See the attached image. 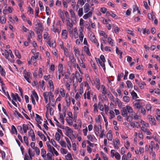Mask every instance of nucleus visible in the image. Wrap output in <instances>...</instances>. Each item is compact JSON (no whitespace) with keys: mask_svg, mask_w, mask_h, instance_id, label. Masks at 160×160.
Returning a JSON list of instances; mask_svg holds the SVG:
<instances>
[{"mask_svg":"<svg viewBox=\"0 0 160 160\" xmlns=\"http://www.w3.org/2000/svg\"><path fill=\"white\" fill-rule=\"evenodd\" d=\"M37 24L35 25L36 33H42L43 30V28L40 21L38 19H36Z\"/></svg>","mask_w":160,"mask_h":160,"instance_id":"f257e3e1","label":"nucleus"},{"mask_svg":"<svg viewBox=\"0 0 160 160\" xmlns=\"http://www.w3.org/2000/svg\"><path fill=\"white\" fill-rule=\"evenodd\" d=\"M31 75L32 74L31 72H27L26 70L23 71V76L25 79L29 83H31L29 78Z\"/></svg>","mask_w":160,"mask_h":160,"instance_id":"f03ea898","label":"nucleus"},{"mask_svg":"<svg viewBox=\"0 0 160 160\" xmlns=\"http://www.w3.org/2000/svg\"><path fill=\"white\" fill-rule=\"evenodd\" d=\"M89 38L90 40L96 44L97 47L98 48L99 44L98 42V40L96 39L95 36L93 34H91L89 36Z\"/></svg>","mask_w":160,"mask_h":160,"instance_id":"7ed1b4c3","label":"nucleus"},{"mask_svg":"<svg viewBox=\"0 0 160 160\" xmlns=\"http://www.w3.org/2000/svg\"><path fill=\"white\" fill-rule=\"evenodd\" d=\"M68 57H69L70 61L72 64L74 68H75L77 64L76 63V59L74 57L73 54V53L70 54V55Z\"/></svg>","mask_w":160,"mask_h":160,"instance_id":"20e7f679","label":"nucleus"},{"mask_svg":"<svg viewBox=\"0 0 160 160\" xmlns=\"http://www.w3.org/2000/svg\"><path fill=\"white\" fill-rule=\"evenodd\" d=\"M39 53L38 52L36 53V55L32 56L31 58V60L28 61V63L29 65L31 64V62H36L38 58Z\"/></svg>","mask_w":160,"mask_h":160,"instance_id":"39448f33","label":"nucleus"},{"mask_svg":"<svg viewBox=\"0 0 160 160\" xmlns=\"http://www.w3.org/2000/svg\"><path fill=\"white\" fill-rule=\"evenodd\" d=\"M16 94H18L17 93L14 94L12 92L11 93V96L12 98V102L14 106L17 107V104L15 102V101H17V96L16 95Z\"/></svg>","mask_w":160,"mask_h":160,"instance_id":"423d86ee","label":"nucleus"},{"mask_svg":"<svg viewBox=\"0 0 160 160\" xmlns=\"http://www.w3.org/2000/svg\"><path fill=\"white\" fill-rule=\"evenodd\" d=\"M148 118L149 119L150 123L152 125H155L156 124L155 120V118L150 115H149L148 116Z\"/></svg>","mask_w":160,"mask_h":160,"instance_id":"0eeeda50","label":"nucleus"},{"mask_svg":"<svg viewBox=\"0 0 160 160\" xmlns=\"http://www.w3.org/2000/svg\"><path fill=\"white\" fill-rule=\"evenodd\" d=\"M54 22H55L54 21ZM54 22L53 23V24L52 25V26L53 27V29H52V31L53 32H57L58 33H59L60 32V25H59L58 24L56 25V26H57L58 27H56V28L54 27Z\"/></svg>","mask_w":160,"mask_h":160,"instance_id":"6e6552de","label":"nucleus"},{"mask_svg":"<svg viewBox=\"0 0 160 160\" xmlns=\"http://www.w3.org/2000/svg\"><path fill=\"white\" fill-rule=\"evenodd\" d=\"M29 135H30V136L32 138V141H35V135L33 130L31 129L28 132Z\"/></svg>","mask_w":160,"mask_h":160,"instance_id":"1a4fd4ad","label":"nucleus"},{"mask_svg":"<svg viewBox=\"0 0 160 160\" xmlns=\"http://www.w3.org/2000/svg\"><path fill=\"white\" fill-rule=\"evenodd\" d=\"M43 158L44 160H53L54 159L52 158V154L49 152L47 154L46 156Z\"/></svg>","mask_w":160,"mask_h":160,"instance_id":"9d476101","label":"nucleus"},{"mask_svg":"<svg viewBox=\"0 0 160 160\" xmlns=\"http://www.w3.org/2000/svg\"><path fill=\"white\" fill-rule=\"evenodd\" d=\"M106 137L108 140L111 141L112 139V132L111 130H109L107 134Z\"/></svg>","mask_w":160,"mask_h":160,"instance_id":"9b49d317","label":"nucleus"},{"mask_svg":"<svg viewBox=\"0 0 160 160\" xmlns=\"http://www.w3.org/2000/svg\"><path fill=\"white\" fill-rule=\"evenodd\" d=\"M121 112L123 117H126L127 116V111L125 107H123L122 108Z\"/></svg>","mask_w":160,"mask_h":160,"instance_id":"f8f14e48","label":"nucleus"},{"mask_svg":"<svg viewBox=\"0 0 160 160\" xmlns=\"http://www.w3.org/2000/svg\"><path fill=\"white\" fill-rule=\"evenodd\" d=\"M90 6L88 3H86L84 6V11L85 13L88 12L90 10Z\"/></svg>","mask_w":160,"mask_h":160,"instance_id":"ddd939ff","label":"nucleus"},{"mask_svg":"<svg viewBox=\"0 0 160 160\" xmlns=\"http://www.w3.org/2000/svg\"><path fill=\"white\" fill-rule=\"evenodd\" d=\"M130 125L131 126L133 127H137V128H139L140 127V125L139 124V123L136 122H131L130 123Z\"/></svg>","mask_w":160,"mask_h":160,"instance_id":"4468645a","label":"nucleus"},{"mask_svg":"<svg viewBox=\"0 0 160 160\" xmlns=\"http://www.w3.org/2000/svg\"><path fill=\"white\" fill-rule=\"evenodd\" d=\"M48 95L49 96V102H50L51 101L54 102L53 101L54 96L52 93L51 92H48Z\"/></svg>","mask_w":160,"mask_h":160,"instance_id":"2eb2a0df","label":"nucleus"},{"mask_svg":"<svg viewBox=\"0 0 160 160\" xmlns=\"http://www.w3.org/2000/svg\"><path fill=\"white\" fill-rule=\"evenodd\" d=\"M67 31L66 30H63L62 32V37L63 38L66 39L67 38Z\"/></svg>","mask_w":160,"mask_h":160,"instance_id":"dca6fc26","label":"nucleus"},{"mask_svg":"<svg viewBox=\"0 0 160 160\" xmlns=\"http://www.w3.org/2000/svg\"><path fill=\"white\" fill-rule=\"evenodd\" d=\"M36 118H35V120L39 124H41L42 123V122L40 121L41 120L42 121V119L41 118L40 116L38 114H36Z\"/></svg>","mask_w":160,"mask_h":160,"instance_id":"f3484780","label":"nucleus"},{"mask_svg":"<svg viewBox=\"0 0 160 160\" xmlns=\"http://www.w3.org/2000/svg\"><path fill=\"white\" fill-rule=\"evenodd\" d=\"M98 63L100 64L101 67L105 71L106 68L105 66V62L101 61V60L99 59H98Z\"/></svg>","mask_w":160,"mask_h":160,"instance_id":"a211bd4d","label":"nucleus"},{"mask_svg":"<svg viewBox=\"0 0 160 160\" xmlns=\"http://www.w3.org/2000/svg\"><path fill=\"white\" fill-rule=\"evenodd\" d=\"M28 153L31 159H32V157H33L35 155L34 151L31 150L29 148L28 149Z\"/></svg>","mask_w":160,"mask_h":160,"instance_id":"6ab92c4d","label":"nucleus"},{"mask_svg":"<svg viewBox=\"0 0 160 160\" xmlns=\"http://www.w3.org/2000/svg\"><path fill=\"white\" fill-rule=\"evenodd\" d=\"M141 129L143 131L146 132L147 135H150L151 133L148 129L146 128L143 127H141Z\"/></svg>","mask_w":160,"mask_h":160,"instance_id":"aec40b11","label":"nucleus"},{"mask_svg":"<svg viewBox=\"0 0 160 160\" xmlns=\"http://www.w3.org/2000/svg\"><path fill=\"white\" fill-rule=\"evenodd\" d=\"M29 124H23L22 125V129L24 133H26L27 132V130L28 129Z\"/></svg>","mask_w":160,"mask_h":160,"instance_id":"412c9836","label":"nucleus"},{"mask_svg":"<svg viewBox=\"0 0 160 160\" xmlns=\"http://www.w3.org/2000/svg\"><path fill=\"white\" fill-rule=\"evenodd\" d=\"M92 13L91 12H89L88 13L85 14L83 18L85 19H87L88 18L91 16Z\"/></svg>","mask_w":160,"mask_h":160,"instance_id":"4be33fe9","label":"nucleus"},{"mask_svg":"<svg viewBox=\"0 0 160 160\" xmlns=\"http://www.w3.org/2000/svg\"><path fill=\"white\" fill-rule=\"evenodd\" d=\"M84 50L87 53L88 55L90 56L91 55V53L89 51V49L88 47L87 46H85L84 47Z\"/></svg>","mask_w":160,"mask_h":160,"instance_id":"5701e85b","label":"nucleus"},{"mask_svg":"<svg viewBox=\"0 0 160 160\" xmlns=\"http://www.w3.org/2000/svg\"><path fill=\"white\" fill-rule=\"evenodd\" d=\"M101 88L102 89V90L101 91L102 94H103V95H105V94H107V90L105 87L103 85H102Z\"/></svg>","mask_w":160,"mask_h":160,"instance_id":"b1692460","label":"nucleus"},{"mask_svg":"<svg viewBox=\"0 0 160 160\" xmlns=\"http://www.w3.org/2000/svg\"><path fill=\"white\" fill-rule=\"evenodd\" d=\"M131 94L132 97V98L133 100H135L138 98L137 94L134 91H133L131 92Z\"/></svg>","mask_w":160,"mask_h":160,"instance_id":"393cba45","label":"nucleus"},{"mask_svg":"<svg viewBox=\"0 0 160 160\" xmlns=\"http://www.w3.org/2000/svg\"><path fill=\"white\" fill-rule=\"evenodd\" d=\"M74 51L75 55L76 57H77L78 55V56L80 55V52L78 48L77 47H74Z\"/></svg>","mask_w":160,"mask_h":160,"instance_id":"a878e982","label":"nucleus"},{"mask_svg":"<svg viewBox=\"0 0 160 160\" xmlns=\"http://www.w3.org/2000/svg\"><path fill=\"white\" fill-rule=\"evenodd\" d=\"M126 83L127 85V86L128 88H132L133 87V85L131 82L129 80L127 81Z\"/></svg>","mask_w":160,"mask_h":160,"instance_id":"bb28decb","label":"nucleus"},{"mask_svg":"<svg viewBox=\"0 0 160 160\" xmlns=\"http://www.w3.org/2000/svg\"><path fill=\"white\" fill-rule=\"evenodd\" d=\"M32 92L33 95L36 101L37 102H38V99H39V98H38V94H37V93L34 90L32 91Z\"/></svg>","mask_w":160,"mask_h":160,"instance_id":"cd10ccee","label":"nucleus"},{"mask_svg":"<svg viewBox=\"0 0 160 160\" xmlns=\"http://www.w3.org/2000/svg\"><path fill=\"white\" fill-rule=\"evenodd\" d=\"M59 16L61 18L63 23H64L65 22L64 16L63 12L61 11L60 13Z\"/></svg>","mask_w":160,"mask_h":160,"instance_id":"c85d7f7f","label":"nucleus"},{"mask_svg":"<svg viewBox=\"0 0 160 160\" xmlns=\"http://www.w3.org/2000/svg\"><path fill=\"white\" fill-rule=\"evenodd\" d=\"M47 146L49 151L53 153V150H54L55 148L51 146L49 144H47Z\"/></svg>","mask_w":160,"mask_h":160,"instance_id":"c756f323","label":"nucleus"},{"mask_svg":"<svg viewBox=\"0 0 160 160\" xmlns=\"http://www.w3.org/2000/svg\"><path fill=\"white\" fill-rule=\"evenodd\" d=\"M46 150L43 149L42 148L41 149V154L42 157L43 158H45L47 154H46Z\"/></svg>","mask_w":160,"mask_h":160,"instance_id":"7c9ffc66","label":"nucleus"},{"mask_svg":"<svg viewBox=\"0 0 160 160\" xmlns=\"http://www.w3.org/2000/svg\"><path fill=\"white\" fill-rule=\"evenodd\" d=\"M11 130L12 134H17L18 133L17 129L13 125L11 126Z\"/></svg>","mask_w":160,"mask_h":160,"instance_id":"2f4dec72","label":"nucleus"},{"mask_svg":"<svg viewBox=\"0 0 160 160\" xmlns=\"http://www.w3.org/2000/svg\"><path fill=\"white\" fill-rule=\"evenodd\" d=\"M38 4L40 7V9L41 11H42L44 10V7L42 3V1H38Z\"/></svg>","mask_w":160,"mask_h":160,"instance_id":"473e14b6","label":"nucleus"},{"mask_svg":"<svg viewBox=\"0 0 160 160\" xmlns=\"http://www.w3.org/2000/svg\"><path fill=\"white\" fill-rule=\"evenodd\" d=\"M69 12L71 15V17L74 19H76L75 14L72 9H71L69 10Z\"/></svg>","mask_w":160,"mask_h":160,"instance_id":"72a5a7b5","label":"nucleus"},{"mask_svg":"<svg viewBox=\"0 0 160 160\" xmlns=\"http://www.w3.org/2000/svg\"><path fill=\"white\" fill-rule=\"evenodd\" d=\"M38 35V40L41 42H42V33H37Z\"/></svg>","mask_w":160,"mask_h":160,"instance_id":"f704fd0d","label":"nucleus"},{"mask_svg":"<svg viewBox=\"0 0 160 160\" xmlns=\"http://www.w3.org/2000/svg\"><path fill=\"white\" fill-rule=\"evenodd\" d=\"M73 26V24L72 22L71 23H67V27L68 30H70V29H72Z\"/></svg>","mask_w":160,"mask_h":160,"instance_id":"c9c22d12","label":"nucleus"},{"mask_svg":"<svg viewBox=\"0 0 160 160\" xmlns=\"http://www.w3.org/2000/svg\"><path fill=\"white\" fill-rule=\"evenodd\" d=\"M83 13V8H79V10L78 12V16L80 17H81L82 16Z\"/></svg>","mask_w":160,"mask_h":160,"instance_id":"e433bc0d","label":"nucleus"},{"mask_svg":"<svg viewBox=\"0 0 160 160\" xmlns=\"http://www.w3.org/2000/svg\"><path fill=\"white\" fill-rule=\"evenodd\" d=\"M2 54L5 56L6 58L8 59L9 56V52L7 50H5Z\"/></svg>","mask_w":160,"mask_h":160,"instance_id":"4c0bfd02","label":"nucleus"},{"mask_svg":"<svg viewBox=\"0 0 160 160\" xmlns=\"http://www.w3.org/2000/svg\"><path fill=\"white\" fill-rule=\"evenodd\" d=\"M66 100L67 106H69L71 103V99L70 97L67 96V94L66 96Z\"/></svg>","mask_w":160,"mask_h":160,"instance_id":"58836bf2","label":"nucleus"},{"mask_svg":"<svg viewBox=\"0 0 160 160\" xmlns=\"http://www.w3.org/2000/svg\"><path fill=\"white\" fill-rule=\"evenodd\" d=\"M63 65L62 64H59L58 66V71L59 73H61L63 71Z\"/></svg>","mask_w":160,"mask_h":160,"instance_id":"ea45409f","label":"nucleus"},{"mask_svg":"<svg viewBox=\"0 0 160 160\" xmlns=\"http://www.w3.org/2000/svg\"><path fill=\"white\" fill-rule=\"evenodd\" d=\"M127 111L129 113H132L133 112V110L132 108L129 106H127L126 108Z\"/></svg>","mask_w":160,"mask_h":160,"instance_id":"a19ab883","label":"nucleus"},{"mask_svg":"<svg viewBox=\"0 0 160 160\" xmlns=\"http://www.w3.org/2000/svg\"><path fill=\"white\" fill-rule=\"evenodd\" d=\"M59 92L60 93L61 96L62 97H64L65 96V93L64 90L63 88H60L59 90Z\"/></svg>","mask_w":160,"mask_h":160,"instance_id":"79ce46f5","label":"nucleus"},{"mask_svg":"<svg viewBox=\"0 0 160 160\" xmlns=\"http://www.w3.org/2000/svg\"><path fill=\"white\" fill-rule=\"evenodd\" d=\"M65 158L67 160H73L72 155L71 154H68L65 156Z\"/></svg>","mask_w":160,"mask_h":160,"instance_id":"37998d69","label":"nucleus"},{"mask_svg":"<svg viewBox=\"0 0 160 160\" xmlns=\"http://www.w3.org/2000/svg\"><path fill=\"white\" fill-rule=\"evenodd\" d=\"M15 53L16 56L18 58L20 59L21 58V55L18 50H15Z\"/></svg>","mask_w":160,"mask_h":160,"instance_id":"c03bdc74","label":"nucleus"},{"mask_svg":"<svg viewBox=\"0 0 160 160\" xmlns=\"http://www.w3.org/2000/svg\"><path fill=\"white\" fill-rule=\"evenodd\" d=\"M60 144L62 147L63 148L66 147V144L63 140H61L60 141Z\"/></svg>","mask_w":160,"mask_h":160,"instance_id":"a18cd8bd","label":"nucleus"},{"mask_svg":"<svg viewBox=\"0 0 160 160\" xmlns=\"http://www.w3.org/2000/svg\"><path fill=\"white\" fill-rule=\"evenodd\" d=\"M83 37L84 35L82 32L80 31L79 34V38L81 42H82L83 41Z\"/></svg>","mask_w":160,"mask_h":160,"instance_id":"49530a36","label":"nucleus"},{"mask_svg":"<svg viewBox=\"0 0 160 160\" xmlns=\"http://www.w3.org/2000/svg\"><path fill=\"white\" fill-rule=\"evenodd\" d=\"M65 138L66 140V141L68 143V148H69V147H71V145L69 139L68 138L65 137Z\"/></svg>","mask_w":160,"mask_h":160,"instance_id":"de8ad7c7","label":"nucleus"},{"mask_svg":"<svg viewBox=\"0 0 160 160\" xmlns=\"http://www.w3.org/2000/svg\"><path fill=\"white\" fill-rule=\"evenodd\" d=\"M109 113L110 115V116L109 118L110 119H112L115 117L114 112L113 111H110Z\"/></svg>","mask_w":160,"mask_h":160,"instance_id":"09e8293b","label":"nucleus"},{"mask_svg":"<svg viewBox=\"0 0 160 160\" xmlns=\"http://www.w3.org/2000/svg\"><path fill=\"white\" fill-rule=\"evenodd\" d=\"M98 127H97V125H94V131L95 133L97 136H98L99 133V132H98V130H97V128H98Z\"/></svg>","mask_w":160,"mask_h":160,"instance_id":"8fccbe9b","label":"nucleus"},{"mask_svg":"<svg viewBox=\"0 0 160 160\" xmlns=\"http://www.w3.org/2000/svg\"><path fill=\"white\" fill-rule=\"evenodd\" d=\"M138 85L139 87L142 89L144 88V86L146 85L145 83L144 82H143L141 83H138Z\"/></svg>","mask_w":160,"mask_h":160,"instance_id":"3c124183","label":"nucleus"},{"mask_svg":"<svg viewBox=\"0 0 160 160\" xmlns=\"http://www.w3.org/2000/svg\"><path fill=\"white\" fill-rule=\"evenodd\" d=\"M98 106L99 109L101 111H103L104 110V108L102 104L100 102H99L98 103Z\"/></svg>","mask_w":160,"mask_h":160,"instance_id":"603ef678","label":"nucleus"},{"mask_svg":"<svg viewBox=\"0 0 160 160\" xmlns=\"http://www.w3.org/2000/svg\"><path fill=\"white\" fill-rule=\"evenodd\" d=\"M35 11L36 12L35 13V18H36L38 16V14L39 12V9L38 7H36L35 8Z\"/></svg>","mask_w":160,"mask_h":160,"instance_id":"864d4df0","label":"nucleus"},{"mask_svg":"<svg viewBox=\"0 0 160 160\" xmlns=\"http://www.w3.org/2000/svg\"><path fill=\"white\" fill-rule=\"evenodd\" d=\"M123 99L124 102H128L130 101V98L128 96H124L123 97Z\"/></svg>","mask_w":160,"mask_h":160,"instance_id":"5fc2aeb1","label":"nucleus"},{"mask_svg":"<svg viewBox=\"0 0 160 160\" xmlns=\"http://www.w3.org/2000/svg\"><path fill=\"white\" fill-rule=\"evenodd\" d=\"M64 51V55L67 57H68L69 56V53L68 49L66 48L63 50Z\"/></svg>","mask_w":160,"mask_h":160,"instance_id":"6e6d98bb","label":"nucleus"},{"mask_svg":"<svg viewBox=\"0 0 160 160\" xmlns=\"http://www.w3.org/2000/svg\"><path fill=\"white\" fill-rule=\"evenodd\" d=\"M55 139L56 140L58 141L60 140V136L58 132H56L55 135Z\"/></svg>","mask_w":160,"mask_h":160,"instance_id":"4d7b16f0","label":"nucleus"},{"mask_svg":"<svg viewBox=\"0 0 160 160\" xmlns=\"http://www.w3.org/2000/svg\"><path fill=\"white\" fill-rule=\"evenodd\" d=\"M114 156L116 159L119 160L120 159L121 157L118 152H116L114 154Z\"/></svg>","mask_w":160,"mask_h":160,"instance_id":"13d9d810","label":"nucleus"},{"mask_svg":"<svg viewBox=\"0 0 160 160\" xmlns=\"http://www.w3.org/2000/svg\"><path fill=\"white\" fill-rule=\"evenodd\" d=\"M61 153L62 154H66L68 152V150L66 149L63 148H61L60 149Z\"/></svg>","mask_w":160,"mask_h":160,"instance_id":"bf43d9fd","label":"nucleus"},{"mask_svg":"<svg viewBox=\"0 0 160 160\" xmlns=\"http://www.w3.org/2000/svg\"><path fill=\"white\" fill-rule=\"evenodd\" d=\"M100 34L101 35L103 36L105 38H108L107 35L103 31H102L100 32Z\"/></svg>","mask_w":160,"mask_h":160,"instance_id":"052dcab7","label":"nucleus"},{"mask_svg":"<svg viewBox=\"0 0 160 160\" xmlns=\"http://www.w3.org/2000/svg\"><path fill=\"white\" fill-rule=\"evenodd\" d=\"M123 76V73L122 72L120 73V74H118V81H120L121 80V78Z\"/></svg>","mask_w":160,"mask_h":160,"instance_id":"680f3d73","label":"nucleus"},{"mask_svg":"<svg viewBox=\"0 0 160 160\" xmlns=\"http://www.w3.org/2000/svg\"><path fill=\"white\" fill-rule=\"evenodd\" d=\"M24 140V142L27 146L28 145V139L26 136H24L23 137Z\"/></svg>","mask_w":160,"mask_h":160,"instance_id":"e2e57ef3","label":"nucleus"},{"mask_svg":"<svg viewBox=\"0 0 160 160\" xmlns=\"http://www.w3.org/2000/svg\"><path fill=\"white\" fill-rule=\"evenodd\" d=\"M42 69L41 68H40L39 69L38 76L40 78H41L42 76Z\"/></svg>","mask_w":160,"mask_h":160,"instance_id":"0e129e2a","label":"nucleus"},{"mask_svg":"<svg viewBox=\"0 0 160 160\" xmlns=\"http://www.w3.org/2000/svg\"><path fill=\"white\" fill-rule=\"evenodd\" d=\"M112 41V39L110 37H108V42L110 44H111L112 46H113V42Z\"/></svg>","mask_w":160,"mask_h":160,"instance_id":"69168bd1","label":"nucleus"},{"mask_svg":"<svg viewBox=\"0 0 160 160\" xmlns=\"http://www.w3.org/2000/svg\"><path fill=\"white\" fill-rule=\"evenodd\" d=\"M35 149L36 153L37 155H38L40 153V150L38 147H35L34 149Z\"/></svg>","mask_w":160,"mask_h":160,"instance_id":"338daca9","label":"nucleus"},{"mask_svg":"<svg viewBox=\"0 0 160 160\" xmlns=\"http://www.w3.org/2000/svg\"><path fill=\"white\" fill-rule=\"evenodd\" d=\"M120 31V29L117 26L115 27V28L114 29V32L116 33H117L118 32Z\"/></svg>","mask_w":160,"mask_h":160,"instance_id":"774afa93","label":"nucleus"}]
</instances>
